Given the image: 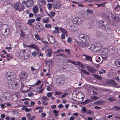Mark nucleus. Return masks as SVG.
Wrapping results in <instances>:
<instances>
[{
	"instance_id": "f257e3e1",
	"label": "nucleus",
	"mask_w": 120,
	"mask_h": 120,
	"mask_svg": "<svg viewBox=\"0 0 120 120\" xmlns=\"http://www.w3.org/2000/svg\"><path fill=\"white\" fill-rule=\"evenodd\" d=\"M5 75L8 80L7 83L11 89H16L19 87V84L16 81V79L15 78L16 75L15 74L8 72L6 73Z\"/></svg>"
},
{
	"instance_id": "f03ea898",
	"label": "nucleus",
	"mask_w": 120,
	"mask_h": 120,
	"mask_svg": "<svg viewBox=\"0 0 120 120\" xmlns=\"http://www.w3.org/2000/svg\"><path fill=\"white\" fill-rule=\"evenodd\" d=\"M79 39L82 42L77 41V43L79 46L81 47H84L88 46L89 44L88 43L90 40V38L88 35L81 34L78 36Z\"/></svg>"
},
{
	"instance_id": "7ed1b4c3",
	"label": "nucleus",
	"mask_w": 120,
	"mask_h": 120,
	"mask_svg": "<svg viewBox=\"0 0 120 120\" xmlns=\"http://www.w3.org/2000/svg\"><path fill=\"white\" fill-rule=\"evenodd\" d=\"M30 51L28 50H24L20 51L19 55L24 59H27L29 58L30 55Z\"/></svg>"
},
{
	"instance_id": "20e7f679",
	"label": "nucleus",
	"mask_w": 120,
	"mask_h": 120,
	"mask_svg": "<svg viewBox=\"0 0 120 120\" xmlns=\"http://www.w3.org/2000/svg\"><path fill=\"white\" fill-rule=\"evenodd\" d=\"M96 25L99 28L104 29H108L109 26L108 25L106 21H102L97 22Z\"/></svg>"
},
{
	"instance_id": "39448f33",
	"label": "nucleus",
	"mask_w": 120,
	"mask_h": 120,
	"mask_svg": "<svg viewBox=\"0 0 120 120\" xmlns=\"http://www.w3.org/2000/svg\"><path fill=\"white\" fill-rule=\"evenodd\" d=\"M27 46L28 47L31 48L35 49L38 52V55L42 57L43 56V54L40 52L39 48L38 46L36 45L35 44H33L32 45H28Z\"/></svg>"
},
{
	"instance_id": "423d86ee",
	"label": "nucleus",
	"mask_w": 120,
	"mask_h": 120,
	"mask_svg": "<svg viewBox=\"0 0 120 120\" xmlns=\"http://www.w3.org/2000/svg\"><path fill=\"white\" fill-rule=\"evenodd\" d=\"M111 17L113 22H117L120 20V18L119 15L115 13H113L112 14Z\"/></svg>"
},
{
	"instance_id": "0eeeda50",
	"label": "nucleus",
	"mask_w": 120,
	"mask_h": 120,
	"mask_svg": "<svg viewBox=\"0 0 120 120\" xmlns=\"http://www.w3.org/2000/svg\"><path fill=\"white\" fill-rule=\"evenodd\" d=\"M14 8L16 9L21 11L23 10L24 9L25 7L20 3L18 2L15 4Z\"/></svg>"
},
{
	"instance_id": "6e6552de",
	"label": "nucleus",
	"mask_w": 120,
	"mask_h": 120,
	"mask_svg": "<svg viewBox=\"0 0 120 120\" xmlns=\"http://www.w3.org/2000/svg\"><path fill=\"white\" fill-rule=\"evenodd\" d=\"M23 4H25L27 7H31L33 6L34 4V1L32 0H28L27 1H23L22 2Z\"/></svg>"
},
{
	"instance_id": "1a4fd4ad",
	"label": "nucleus",
	"mask_w": 120,
	"mask_h": 120,
	"mask_svg": "<svg viewBox=\"0 0 120 120\" xmlns=\"http://www.w3.org/2000/svg\"><path fill=\"white\" fill-rule=\"evenodd\" d=\"M3 98L7 100H11L12 98L11 94L8 92H5L3 94Z\"/></svg>"
},
{
	"instance_id": "9d476101",
	"label": "nucleus",
	"mask_w": 120,
	"mask_h": 120,
	"mask_svg": "<svg viewBox=\"0 0 120 120\" xmlns=\"http://www.w3.org/2000/svg\"><path fill=\"white\" fill-rule=\"evenodd\" d=\"M98 99V98L95 96H91V97L90 100L87 99L86 101H84L83 103H84V104H85L89 103L90 102H92V101H96Z\"/></svg>"
},
{
	"instance_id": "9b49d317",
	"label": "nucleus",
	"mask_w": 120,
	"mask_h": 120,
	"mask_svg": "<svg viewBox=\"0 0 120 120\" xmlns=\"http://www.w3.org/2000/svg\"><path fill=\"white\" fill-rule=\"evenodd\" d=\"M26 72L24 71H22L19 73V75L21 80H25L27 79L26 76Z\"/></svg>"
},
{
	"instance_id": "f8f14e48",
	"label": "nucleus",
	"mask_w": 120,
	"mask_h": 120,
	"mask_svg": "<svg viewBox=\"0 0 120 120\" xmlns=\"http://www.w3.org/2000/svg\"><path fill=\"white\" fill-rule=\"evenodd\" d=\"M72 22L74 23L77 25L80 24L82 22V20L81 19L78 17H76L72 20Z\"/></svg>"
},
{
	"instance_id": "ddd939ff",
	"label": "nucleus",
	"mask_w": 120,
	"mask_h": 120,
	"mask_svg": "<svg viewBox=\"0 0 120 120\" xmlns=\"http://www.w3.org/2000/svg\"><path fill=\"white\" fill-rule=\"evenodd\" d=\"M49 100V99L46 96H43L41 98V100L42 102V104L46 105H47L48 103L47 101H48Z\"/></svg>"
},
{
	"instance_id": "4468645a",
	"label": "nucleus",
	"mask_w": 120,
	"mask_h": 120,
	"mask_svg": "<svg viewBox=\"0 0 120 120\" xmlns=\"http://www.w3.org/2000/svg\"><path fill=\"white\" fill-rule=\"evenodd\" d=\"M61 4L59 2L56 1L53 3V8L55 9H59L61 7Z\"/></svg>"
},
{
	"instance_id": "2eb2a0df",
	"label": "nucleus",
	"mask_w": 120,
	"mask_h": 120,
	"mask_svg": "<svg viewBox=\"0 0 120 120\" xmlns=\"http://www.w3.org/2000/svg\"><path fill=\"white\" fill-rule=\"evenodd\" d=\"M48 39V41L51 44H53L55 42L54 38L53 36H49Z\"/></svg>"
},
{
	"instance_id": "dca6fc26",
	"label": "nucleus",
	"mask_w": 120,
	"mask_h": 120,
	"mask_svg": "<svg viewBox=\"0 0 120 120\" xmlns=\"http://www.w3.org/2000/svg\"><path fill=\"white\" fill-rule=\"evenodd\" d=\"M71 63L75 65H78L82 68H83L84 67V66L79 62L76 61V62H74L72 61Z\"/></svg>"
},
{
	"instance_id": "f3484780",
	"label": "nucleus",
	"mask_w": 120,
	"mask_h": 120,
	"mask_svg": "<svg viewBox=\"0 0 120 120\" xmlns=\"http://www.w3.org/2000/svg\"><path fill=\"white\" fill-rule=\"evenodd\" d=\"M109 83L111 86L114 87H116L117 85L115 82L113 80H110L109 81Z\"/></svg>"
},
{
	"instance_id": "a211bd4d",
	"label": "nucleus",
	"mask_w": 120,
	"mask_h": 120,
	"mask_svg": "<svg viewBox=\"0 0 120 120\" xmlns=\"http://www.w3.org/2000/svg\"><path fill=\"white\" fill-rule=\"evenodd\" d=\"M108 50L107 48H104L101 50V52L103 55L107 54L108 52Z\"/></svg>"
},
{
	"instance_id": "6ab92c4d",
	"label": "nucleus",
	"mask_w": 120,
	"mask_h": 120,
	"mask_svg": "<svg viewBox=\"0 0 120 120\" xmlns=\"http://www.w3.org/2000/svg\"><path fill=\"white\" fill-rule=\"evenodd\" d=\"M118 52V49L116 48H113L110 51L113 54H115L116 53Z\"/></svg>"
},
{
	"instance_id": "aec40b11",
	"label": "nucleus",
	"mask_w": 120,
	"mask_h": 120,
	"mask_svg": "<svg viewBox=\"0 0 120 120\" xmlns=\"http://www.w3.org/2000/svg\"><path fill=\"white\" fill-rule=\"evenodd\" d=\"M60 30L61 31L62 34H64L66 36L68 35V33L67 32V30L61 27L59 28Z\"/></svg>"
},
{
	"instance_id": "412c9836",
	"label": "nucleus",
	"mask_w": 120,
	"mask_h": 120,
	"mask_svg": "<svg viewBox=\"0 0 120 120\" xmlns=\"http://www.w3.org/2000/svg\"><path fill=\"white\" fill-rule=\"evenodd\" d=\"M33 12L34 14L37 13L38 10V6H34L33 8Z\"/></svg>"
},
{
	"instance_id": "4be33fe9",
	"label": "nucleus",
	"mask_w": 120,
	"mask_h": 120,
	"mask_svg": "<svg viewBox=\"0 0 120 120\" xmlns=\"http://www.w3.org/2000/svg\"><path fill=\"white\" fill-rule=\"evenodd\" d=\"M95 46V43H94L93 44L91 45L90 46V47L89 48L92 51H96L97 50H96V49L97 48Z\"/></svg>"
},
{
	"instance_id": "5701e85b",
	"label": "nucleus",
	"mask_w": 120,
	"mask_h": 120,
	"mask_svg": "<svg viewBox=\"0 0 120 120\" xmlns=\"http://www.w3.org/2000/svg\"><path fill=\"white\" fill-rule=\"evenodd\" d=\"M114 64L117 67L120 66V59L116 60L115 61Z\"/></svg>"
},
{
	"instance_id": "b1692460",
	"label": "nucleus",
	"mask_w": 120,
	"mask_h": 120,
	"mask_svg": "<svg viewBox=\"0 0 120 120\" xmlns=\"http://www.w3.org/2000/svg\"><path fill=\"white\" fill-rule=\"evenodd\" d=\"M38 4L39 5H40L41 3L43 5H45L46 4V1L45 0H38Z\"/></svg>"
},
{
	"instance_id": "393cba45",
	"label": "nucleus",
	"mask_w": 120,
	"mask_h": 120,
	"mask_svg": "<svg viewBox=\"0 0 120 120\" xmlns=\"http://www.w3.org/2000/svg\"><path fill=\"white\" fill-rule=\"evenodd\" d=\"M95 46H96V45H98V47H96V50H97L100 49L101 48L102 46V45L101 44L99 43H95Z\"/></svg>"
},
{
	"instance_id": "a878e982",
	"label": "nucleus",
	"mask_w": 120,
	"mask_h": 120,
	"mask_svg": "<svg viewBox=\"0 0 120 120\" xmlns=\"http://www.w3.org/2000/svg\"><path fill=\"white\" fill-rule=\"evenodd\" d=\"M42 21L44 23H47L49 22V18L48 17L42 19Z\"/></svg>"
},
{
	"instance_id": "bb28decb",
	"label": "nucleus",
	"mask_w": 120,
	"mask_h": 120,
	"mask_svg": "<svg viewBox=\"0 0 120 120\" xmlns=\"http://www.w3.org/2000/svg\"><path fill=\"white\" fill-rule=\"evenodd\" d=\"M86 68L88 71L90 72H92L93 69L92 67L87 65L86 66Z\"/></svg>"
},
{
	"instance_id": "cd10ccee",
	"label": "nucleus",
	"mask_w": 120,
	"mask_h": 120,
	"mask_svg": "<svg viewBox=\"0 0 120 120\" xmlns=\"http://www.w3.org/2000/svg\"><path fill=\"white\" fill-rule=\"evenodd\" d=\"M52 53V52L51 49H49L48 50L47 55L48 57H50L51 56Z\"/></svg>"
},
{
	"instance_id": "c85d7f7f",
	"label": "nucleus",
	"mask_w": 120,
	"mask_h": 120,
	"mask_svg": "<svg viewBox=\"0 0 120 120\" xmlns=\"http://www.w3.org/2000/svg\"><path fill=\"white\" fill-rule=\"evenodd\" d=\"M84 56H86V60L91 61V62H92V57L88 56L85 55H84Z\"/></svg>"
},
{
	"instance_id": "c756f323",
	"label": "nucleus",
	"mask_w": 120,
	"mask_h": 120,
	"mask_svg": "<svg viewBox=\"0 0 120 120\" xmlns=\"http://www.w3.org/2000/svg\"><path fill=\"white\" fill-rule=\"evenodd\" d=\"M7 60H10V59H12L13 58V56L12 55L10 54H8L7 55Z\"/></svg>"
},
{
	"instance_id": "7c9ffc66",
	"label": "nucleus",
	"mask_w": 120,
	"mask_h": 120,
	"mask_svg": "<svg viewBox=\"0 0 120 120\" xmlns=\"http://www.w3.org/2000/svg\"><path fill=\"white\" fill-rule=\"evenodd\" d=\"M80 71L81 72H83L84 73L86 74L87 75H89L90 74L89 73L87 72L86 71L82 69H80Z\"/></svg>"
},
{
	"instance_id": "2f4dec72",
	"label": "nucleus",
	"mask_w": 120,
	"mask_h": 120,
	"mask_svg": "<svg viewBox=\"0 0 120 120\" xmlns=\"http://www.w3.org/2000/svg\"><path fill=\"white\" fill-rule=\"evenodd\" d=\"M59 112L58 111L56 110H54L53 111V113L54 114V116H58V113Z\"/></svg>"
},
{
	"instance_id": "473e14b6",
	"label": "nucleus",
	"mask_w": 120,
	"mask_h": 120,
	"mask_svg": "<svg viewBox=\"0 0 120 120\" xmlns=\"http://www.w3.org/2000/svg\"><path fill=\"white\" fill-rule=\"evenodd\" d=\"M52 26L49 23H46L45 25V26L46 28H51Z\"/></svg>"
},
{
	"instance_id": "72a5a7b5",
	"label": "nucleus",
	"mask_w": 120,
	"mask_h": 120,
	"mask_svg": "<svg viewBox=\"0 0 120 120\" xmlns=\"http://www.w3.org/2000/svg\"><path fill=\"white\" fill-rule=\"evenodd\" d=\"M96 60L97 62L98 63L101 61V58L99 56H97L96 57Z\"/></svg>"
},
{
	"instance_id": "f704fd0d",
	"label": "nucleus",
	"mask_w": 120,
	"mask_h": 120,
	"mask_svg": "<svg viewBox=\"0 0 120 120\" xmlns=\"http://www.w3.org/2000/svg\"><path fill=\"white\" fill-rule=\"evenodd\" d=\"M101 103L102 101H98L94 102V104L96 105H100L101 104Z\"/></svg>"
},
{
	"instance_id": "c9c22d12",
	"label": "nucleus",
	"mask_w": 120,
	"mask_h": 120,
	"mask_svg": "<svg viewBox=\"0 0 120 120\" xmlns=\"http://www.w3.org/2000/svg\"><path fill=\"white\" fill-rule=\"evenodd\" d=\"M47 6L49 10H51L52 7V5L51 4L49 3L47 4Z\"/></svg>"
},
{
	"instance_id": "e433bc0d",
	"label": "nucleus",
	"mask_w": 120,
	"mask_h": 120,
	"mask_svg": "<svg viewBox=\"0 0 120 120\" xmlns=\"http://www.w3.org/2000/svg\"><path fill=\"white\" fill-rule=\"evenodd\" d=\"M106 3V2L102 4H95V5H97L98 6V7H100L101 6L102 7H103L104 6L105 4Z\"/></svg>"
},
{
	"instance_id": "4c0bfd02",
	"label": "nucleus",
	"mask_w": 120,
	"mask_h": 120,
	"mask_svg": "<svg viewBox=\"0 0 120 120\" xmlns=\"http://www.w3.org/2000/svg\"><path fill=\"white\" fill-rule=\"evenodd\" d=\"M62 79L61 78H59L57 79L56 81L57 82H58L59 83H61L62 82Z\"/></svg>"
},
{
	"instance_id": "58836bf2",
	"label": "nucleus",
	"mask_w": 120,
	"mask_h": 120,
	"mask_svg": "<svg viewBox=\"0 0 120 120\" xmlns=\"http://www.w3.org/2000/svg\"><path fill=\"white\" fill-rule=\"evenodd\" d=\"M106 71L105 70H104L103 69H102L101 70L99 71V73L100 74H103L104 73H105Z\"/></svg>"
},
{
	"instance_id": "ea45409f",
	"label": "nucleus",
	"mask_w": 120,
	"mask_h": 120,
	"mask_svg": "<svg viewBox=\"0 0 120 120\" xmlns=\"http://www.w3.org/2000/svg\"><path fill=\"white\" fill-rule=\"evenodd\" d=\"M86 11L87 12L91 14H92L93 13V10L91 9H87Z\"/></svg>"
},
{
	"instance_id": "a19ab883",
	"label": "nucleus",
	"mask_w": 120,
	"mask_h": 120,
	"mask_svg": "<svg viewBox=\"0 0 120 120\" xmlns=\"http://www.w3.org/2000/svg\"><path fill=\"white\" fill-rule=\"evenodd\" d=\"M52 95V92H49L47 93L46 95L48 98H50L51 97Z\"/></svg>"
},
{
	"instance_id": "79ce46f5",
	"label": "nucleus",
	"mask_w": 120,
	"mask_h": 120,
	"mask_svg": "<svg viewBox=\"0 0 120 120\" xmlns=\"http://www.w3.org/2000/svg\"><path fill=\"white\" fill-rule=\"evenodd\" d=\"M35 21V19H32L28 20V22L30 23H34Z\"/></svg>"
},
{
	"instance_id": "37998d69",
	"label": "nucleus",
	"mask_w": 120,
	"mask_h": 120,
	"mask_svg": "<svg viewBox=\"0 0 120 120\" xmlns=\"http://www.w3.org/2000/svg\"><path fill=\"white\" fill-rule=\"evenodd\" d=\"M108 100L110 101H112L115 100V99L113 97H110L109 98Z\"/></svg>"
},
{
	"instance_id": "c03bdc74",
	"label": "nucleus",
	"mask_w": 120,
	"mask_h": 120,
	"mask_svg": "<svg viewBox=\"0 0 120 120\" xmlns=\"http://www.w3.org/2000/svg\"><path fill=\"white\" fill-rule=\"evenodd\" d=\"M35 38L38 40H40V38L38 34H35L34 35Z\"/></svg>"
},
{
	"instance_id": "a18cd8bd",
	"label": "nucleus",
	"mask_w": 120,
	"mask_h": 120,
	"mask_svg": "<svg viewBox=\"0 0 120 120\" xmlns=\"http://www.w3.org/2000/svg\"><path fill=\"white\" fill-rule=\"evenodd\" d=\"M32 55L33 56L35 57L37 56V54L36 52L34 51L32 52Z\"/></svg>"
},
{
	"instance_id": "49530a36",
	"label": "nucleus",
	"mask_w": 120,
	"mask_h": 120,
	"mask_svg": "<svg viewBox=\"0 0 120 120\" xmlns=\"http://www.w3.org/2000/svg\"><path fill=\"white\" fill-rule=\"evenodd\" d=\"M51 60H46L45 61V62L46 64L48 65H49L51 64Z\"/></svg>"
},
{
	"instance_id": "de8ad7c7",
	"label": "nucleus",
	"mask_w": 120,
	"mask_h": 120,
	"mask_svg": "<svg viewBox=\"0 0 120 120\" xmlns=\"http://www.w3.org/2000/svg\"><path fill=\"white\" fill-rule=\"evenodd\" d=\"M9 3L10 1L9 0H6L3 3V4L4 5H6Z\"/></svg>"
},
{
	"instance_id": "09e8293b",
	"label": "nucleus",
	"mask_w": 120,
	"mask_h": 120,
	"mask_svg": "<svg viewBox=\"0 0 120 120\" xmlns=\"http://www.w3.org/2000/svg\"><path fill=\"white\" fill-rule=\"evenodd\" d=\"M57 56H61L65 58H66V55L65 54H64L63 53L60 54H58Z\"/></svg>"
},
{
	"instance_id": "8fccbe9b",
	"label": "nucleus",
	"mask_w": 120,
	"mask_h": 120,
	"mask_svg": "<svg viewBox=\"0 0 120 120\" xmlns=\"http://www.w3.org/2000/svg\"><path fill=\"white\" fill-rule=\"evenodd\" d=\"M26 116L27 119L29 120L31 116V114L29 113H27L26 115Z\"/></svg>"
},
{
	"instance_id": "3c124183",
	"label": "nucleus",
	"mask_w": 120,
	"mask_h": 120,
	"mask_svg": "<svg viewBox=\"0 0 120 120\" xmlns=\"http://www.w3.org/2000/svg\"><path fill=\"white\" fill-rule=\"evenodd\" d=\"M64 52V51L62 49H58L56 53H59L60 52Z\"/></svg>"
},
{
	"instance_id": "603ef678",
	"label": "nucleus",
	"mask_w": 120,
	"mask_h": 120,
	"mask_svg": "<svg viewBox=\"0 0 120 120\" xmlns=\"http://www.w3.org/2000/svg\"><path fill=\"white\" fill-rule=\"evenodd\" d=\"M113 109L114 110L115 109V108H116V109L117 110H120V107H118V106H114L112 107Z\"/></svg>"
},
{
	"instance_id": "864d4df0",
	"label": "nucleus",
	"mask_w": 120,
	"mask_h": 120,
	"mask_svg": "<svg viewBox=\"0 0 120 120\" xmlns=\"http://www.w3.org/2000/svg\"><path fill=\"white\" fill-rule=\"evenodd\" d=\"M11 49V47H7L5 48V49H7L8 52H10V50Z\"/></svg>"
},
{
	"instance_id": "5fc2aeb1",
	"label": "nucleus",
	"mask_w": 120,
	"mask_h": 120,
	"mask_svg": "<svg viewBox=\"0 0 120 120\" xmlns=\"http://www.w3.org/2000/svg\"><path fill=\"white\" fill-rule=\"evenodd\" d=\"M62 94V93L60 92H55V95H60Z\"/></svg>"
},
{
	"instance_id": "6e6d98bb",
	"label": "nucleus",
	"mask_w": 120,
	"mask_h": 120,
	"mask_svg": "<svg viewBox=\"0 0 120 120\" xmlns=\"http://www.w3.org/2000/svg\"><path fill=\"white\" fill-rule=\"evenodd\" d=\"M41 24L40 23H38L36 25V27L37 29H39L41 26Z\"/></svg>"
},
{
	"instance_id": "4d7b16f0",
	"label": "nucleus",
	"mask_w": 120,
	"mask_h": 120,
	"mask_svg": "<svg viewBox=\"0 0 120 120\" xmlns=\"http://www.w3.org/2000/svg\"><path fill=\"white\" fill-rule=\"evenodd\" d=\"M49 13L52 16H54L55 14V13L53 11H50V12Z\"/></svg>"
},
{
	"instance_id": "13d9d810",
	"label": "nucleus",
	"mask_w": 120,
	"mask_h": 120,
	"mask_svg": "<svg viewBox=\"0 0 120 120\" xmlns=\"http://www.w3.org/2000/svg\"><path fill=\"white\" fill-rule=\"evenodd\" d=\"M41 82L40 80H38L37 82L34 84L35 85H38L41 83Z\"/></svg>"
},
{
	"instance_id": "bf43d9fd",
	"label": "nucleus",
	"mask_w": 120,
	"mask_h": 120,
	"mask_svg": "<svg viewBox=\"0 0 120 120\" xmlns=\"http://www.w3.org/2000/svg\"><path fill=\"white\" fill-rule=\"evenodd\" d=\"M43 90V89H42L38 88V92L42 93Z\"/></svg>"
},
{
	"instance_id": "052dcab7",
	"label": "nucleus",
	"mask_w": 120,
	"mask_h": 120,
	"mask_svg": "<svg viewBox=\"0 0 120 120\" xmlns=\"http://www.w3.org/2000/svg\"><path fill=\"white\" fill-rule=\"evenodd\" d=\"M41 115L43 117H45L46 116V114L45 112H42L41 114Z\"/></svg>"
},
{
	"instance_id": "680f3d73",
	"label": "nucleus",
	"mask_w": 120,
	"mask_h": 120,
	"mask_svg": "<svg viewBox=\"0 0 120 120\" xmlns=\"http://www.w3.org/2000/svg\"><path fill=\"white\" fill-rule=\"evenodd\" d=\"M55 30L56 31L57 33H59V29L58 27H55Z\"/></svg>"
},
{
	"instance_id": "e2e57ef3",
	"label": "nucleus",
	"mask_w": 120,
	"mask_h": 120,
	"mask_svg": "<svg viewBox=\"0 0 120 120\" xmlns=\"http://www.w3.org/2000/svg\"><path fill=\"white\" fill-rule=\"evenodd\" d=\"M67 41L69 42H71L72 41V40L71 38L69 37L67 39Z\"/></svg>"
},
{
	"instance_id": "0e129e2a",
	"label": "nucleus",
	"mask_w": 120,
	"mask_h": 120,
	"mask_svg": "<svg viewBox=\"0 0 120 120\" xmlns=\"http://www.w3.org/2000/svg\"><path fill=\"white\" fill-rule=\"evenodd\" d=\"M65 52L67 53V54H69L70 53V51L68 49H65Z\"/></svg>"
},
{
	"instance_id": "69168bd1",
	"label": "nucleus",
	"mask_w": 120,
	"mask_h": 120,
	"mask_svg": "<svg viewBox=\"0 0 120 120\" xmlns=\"http://www.w3.org/2000/svg\"><path fill=\"white\" fill-rule=\"evenodd\" d=\"M34 95V94L33 93L30 92L28 93V96L29 97H32Z\"/></svg>"
},
{
	"instance_id": "338daca9",
	"label": "nucleus",
	"mask_w": 120,
	"mask_h": 120,
	"mask_svg": "<svg viewBox=\"0 0 120 120\" xmlns=\"http://www.w3.org/2000/svg\"><path fill=\"white\" fill-rule=\"evenodd\" d=\"M65 35L64 34H62L61 35V38L63 39H64L65 38Z\"/></svg>"
},
{
	"instance_id": "774afa93",
	"label": "nucleus",
	"mask_w": 120,
	"mask_h": 120,
	"mask_svg": "<svg viewBox=\"0 0 120 120\" xmlns=\"http://www.w3.org/2000/svg\"><path fill=\"white\" fill-rule=\"evenodd\" d=\"M56 105H54L51 107V108L52 109H54L56 108Z\"/></svg>"
}]
</instances>
